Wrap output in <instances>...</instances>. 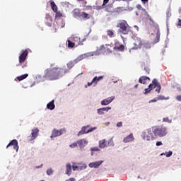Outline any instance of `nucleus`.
I'll return each mask as SVG.
<instances>
[{
  "label": "nucleus",
  "mask_w": 181,
  "mask_h": 181,
  "mask_svg": "<svg viewBox=\"0 0 181 181\" xmlns=\"http://www.w3.org/2000/svg\"><path fill=\"white\" fill-rule=\"evenodd\" d=\"M74 64L77 63L74 61H71L66 64L68 69H63L62 67H52L47 68L44 71L43 78L44 80H48L49 81H54L62 78L66 73H69V70H71L74 67Z\"/></svg>",
  "instance_id": "1"
},
{
  "label": "nucleus",
  "mask_w": 181,
  "mask_h": 181,
  "mask_svg": "<svg viewBox=\"0 0 181 181\" xmlns=\"http://www.w3.org/2000/svg\"><path fill=\"white\" fill-rule=\"evenodd\" d=\"M168 135V128L163 126H153L148 129L146 132H144L142 133V138L144 141H153L156 139L158 136L159 138H163Z\"/></svg>",
  "instance_id": "2"
},
{
  "label": "nucleus",
  "mask_w": 181,
  "mask_h": 181,
  "mask_svg": "<svg viewBox=\"0 0 181 181\" xmlns=\"http://www.w3.org/2000/svg\"><path fill=\"white\" fill-rule=\"evenodd\" d=\"M156 88V92L159 94L160 93V90H162V86H160V83L158 82V79L154 78L152 81V83L148 85V88L145 89V92L144 94H148V93H151L152 90H154Z\"/></svg>",
  "instance_id": "3"
},
{
  "label": "nucleus",
  "mask_w": 181,
  "mask_h": 181,
  "mask_svg": "<svg viewBox=\"0 0 181 181\" xmlns=\"http://www.w3.org/2000/svg\"><path fill=\"white\" fill-rule=\"evenodd\" d=\"M117 28H119V33H122V35H128L131 32V27L124 20L121 21L118 23Z\"/></svg>",
  "instance_id": "4"
},
{
  "label": "nucleus",
  "mask_w": 181,
  "mask_h": 181,
  "mask_svg": "<svg viewBox=\"0 0 181 181\" xmlns=\"http://www.w3.org/2000/svg\"><path fill=\"white\" fill-rule=\"evenodd\" d=\"M29 54V51L28 49L22 50L21 54L18 57L19 66H21L22 69H26L28 67V62L26 59H28V55Z\"/></svg>",
  "instance_id": "5"
},
{
  "label": "nucleus",
  "mask_w": 181,
  "mask_h": 181,
  "mask_svg": "<svg viewBox=\"0 0 181 181\" xmlns=\"http://www.w3.org/2000/svg\"><path fill=\"white\" fill-rule=\"evenodd\" d=\"M133 47L129 49L131 50H138L139 49H142V46H144V41L139 37H134L133 38Z\"/></svg>",
  "instance_id": "6"
},
{
  "label": "nucleus",
  "mask_w": 181,
  "mask_h": 181,
  "mask_svg": "<svg viewBox=\"0 0 181 181\" xmlns=\"http://www.w3.org/2000/svg\"><path fill=\"white\" fill-rule=\"evenodd\" d=\"M97 52L100 54H107V53H112L111 51V45L110 44H105L102 45L100 48H98Z\"/></svg>",
  "instance_id": "7"
},
{
  "label": "nucleus",
  "mask_w": 181,
  "mask_h": 181,
  "mask_svg": "<svg viewBox=\"0 0 181 181\" xmlns=\"http://www.w3.org/2000/svg\"><path fill=\"white\" fill-rule=\"evenodd\" d=\"M89 127L90 126L83 127L81 130L78 133V136H80V135H84V134H88L90 132H93V131L95 129V127L88 129Z\"/></svg>",
  "instance_id": "8"
},
{
  "label": "nucleus",
  "mask_w": 181,
  "mask_h": 181,
  "mask_svg": "<svg viewBox=\"0 0 181 181\" xmlns=\"http://www.w3.org/2000/svg\"><path fill=\"white\" fill-rule=\"evenodd\" d=\"M38 134H39V129L37 128L33 129L31 132V136L28 137V141H33L34 139H36Z\"/></svg>",
  "instance_id": "9"
},
{
  "label": "nucleus",
  "mask_w": 181,
  "mask_h": 181,
  "mask_svg": "<svg viewBox=\"0 0 181 181\" xmlns=\"http://www.w3.org/2000/svg\"><path fill=\"white\" fill-rule=\"evenodd\" d=\"M9 146H13L14 151H19V145H18V140L13 139L6 146V148H9Z\"/></svg>",
  "instance_id": "10"
},
{
  "label": "nucleus",
  "mask_w": 181,
  "mask_h": 181,
  "mask_svg": "<svg viewBox=\"0 0 181 181\" xmlns=\"http://www.w3.org/2000/svg\"><path fill=\"white\" fill-rule=\"evenodd\" d=\"M143 47H142V52H143V56H148V52L146 50H149L151 49V43L149 42H143Z\"/></svg>",
  "instance_id": "11"
},
{
  "label": "nucleus",
  "mask_w": 181,
  "mask_h": 181,
  "mask_svg": "<svg viewBox=\"0 0 181 181\" xmlns=\"http://www.w3.org/2000/svg\"><path fill=\"white\" fill-rule=\"evenodd\" d=\"M63 132H66V130L64 129L57 130L54 129L52 132L51 138H56L57 136H60V135L63 134Z\"/></svg>",
  "instance_id": "12"
},
{
  "label": "nucleus",
  "mask_w": 181,
  "mask_h": 181,
  "mask_svg": "<svg viewBox=\"0 0 181 181\" xmlns=\"http://www.w3.org/2000/svg\"><path fill=\"white\" fill-rule=\"evenodd\" d=\"M151 78L146 76H141L139 79V83H140V84H149Z\"/></svg>",
  "instance_id": "13"
},
{
  "label": "nucleus",
  "mask_w": 181,
  "mask_h": 181,
  "mask_svg": "<svg viewBox=\"0 0 181 181\" xmlns=\"http://www.w3.org/2000/svg\"><path fill=\"white\" fill-rule=\"evenodd\" d=\"M115 99V96H112V97H109L105 100H103L101 101V105H108V104H111V103H112V101H114V100Z\"/></svg>",
  "instance_id": "14"
},
{
  "label": "nucleus",
  "mask_w": 181,
  "mask_h": 181,
  "mask_svg": "<svg viewBox=\"0 0 181 181\" xmlns=\"http://www.w3.org/2000/svg\"><path fill=\"white\" fill-rule=\"evenodd\" d=\"M134 139V134L132 133L124 138L123 142H124V144H128V142H132Z\"/></svg>",
  "instance_id": "15"
},
{
  "label": "nucleus",
  "mask_w": 181,
  "mask_h": 181,
  "mask_svg": "<svg viewBox=\"0 0 181 181\" xmlns=\"http://www.w3.org/2000/svg\"><path fill=\"white\" fill-rule=\"evenodd\" d=\"M113 50H115V52H124V50H125V46H124V45H117L115 44Z\"/></svg>",
  "instance_id": "16"
},
{
  "label": "nucleus",
  "mask_w": 181,
  "mask_h": 181,
  "mask_svg": "<svg viewBox=\"0 0 181 181\" xmlns=\"http://www.w3.org/2000/svg\"><path fill=\"white\" fill-rule=\"evenodd\" d=\"M103 160L93 162V163H89L88 166H89V168H99L103 164Z\"/></svg>",
  "instance_id": "17"
},
{
  "label": "nucleus",
  "mask_w": 181,
  "mask_h": 181,
  "mask_svg": "<svg viewBox=\"0 0 181 181\" xmlns=\"http://www.w3.org/2000/svg\"><path fill=\"white\" fill-rule=\"evenodd\" d=\"M77 142L79 148H84V146L88 144V141H87L86 139H80Z\"/></svg>",
  "instance_id": "18"
},
{
  "label": "nucleus",
  "mask_w": 181,
  "mask_h": 181,
  "mask_svg": "<svg viewBox=\"0 0 181 181\" xmlns=\"http://www.w3.org/2000/svg\"><path fill=\"white\" fill-rule=\"evenodd\" d=\"M108 146V144L105 139H102L99 141V148H107Z\"/></svg>",
  "instance_id": "19"
},
{
  "label": "nucleus",
  "mask_w": 181,
  "mask_h": 181,
  "mask_svg": "<svg viewBox=\"0 0 181 181\" xmlns=\"http://www.w3.org/2000/svg\"><path fill=\"white\" fill-rule=\"evenodd\" d=\"M73 16L74 18H81V13L80 12V9L78 8H75L73 11Z\"/></svg>",
  "instance_id": "20"
},
{
  "label": "nucleus",
  "mask_w": 181,
  "mask_h": 181,
  "mask_svg": "<svg viewBox=\"0 0 181 181\" xmlns=\"http://www.w3.org/2000/svg\"><path fill=\"white\" fill-rule=\"evenodd\" d=\"M81 18H82V19H83V21H87V20L90 19V18H91V16H90V14L83 11V12L81 13Z\"/></svg>",
  "instance_id": "21"
},
{
  "label": "nucleus",
  "mask_w": 181,
  "mask_h": 181,
  "mask_svg": "<svg viewBox=\"0 0 181 181\" xmlns=\"http://www.w3.org/2000/svg\"><path fill=\"white\" fill-rule=\"evenodd\" d=\"M160 40V30H159V28H158L156 36L154 39L153 43H158Z\"/></svg>",
  "instance_id": "22"
},
{
  "label": "nucleus",
  "mask_w": 181,
  "mask_h": 181,
  "mask_svg": "<svg viewBox=\"0 0 181 181\" xmlns=\"http://www.w3.org/2000/svg\"><path fill=\"white\" fill-rule=\"evenodd\" d=\"M47 108L51 110H54V108H56V105H54V100H52L47 105Z\"/></svg>",
  "instance_id": "23"
},
{
  "label": "nucleus",
  "mask_w": 181,
  "mask_h": 181,
  "mask_svg": "<svg viewBox=\"0 0 181 181\" xmlns=\"http://www.w3.org/2000/svg\"><path fill=\"white\" fill-rule=\"evenodd\" d=\"M66 173L68 175V176L71 175V164L67 163L66 165Z\"/></svg>",
  "instance_id": "24"
},
{
  "label": "nucleus",
  "mask_w": 181,
  "mask_h": 181,
  "mask_svg": "<svg viewBox=\"0 0 181 181\" xmlns=\"http://www.w3.org/2000/svg\"><path fill=\"white\" fill-rule=\"evenodd\" d=\"M86 56L85 54L79 55L77 58L74 59V63H78L79 62H81V60H84L86 59Z\"/></svg>",
  "instance_id": "25"
},
{
  "label": "nucleus",
  "mask_w": 181,
  "mask_h": 181,
  "mask_svg": "<svg viewBox=\"0 0 181 181\" xmlns=\"http://www.w3.org/2000/svg\"><path fill=\"white\" fill-rule=\"evenodd\" d=\"M103 78H104V76H103L99 77L95 76L92 80V83H93V84L95 86L97 83H98V81H100V80H103Z\"/></svg>",
  "instance_id": "26"
},
{
  "label": "nucleus",
  "mask_w": 181,
  "mask_h": 181,
  "mask_svg": "<svg viewBox=\"0 0 181 181\" xmlns=\"http://www.w3.org/2000/svg\"><path fill=\"white\" fill-rule=\"evenodd\" d=\"M28 76H29V74H23V75H21V76H18V77H17V79H18V81H22V80H25V78H26L28 77Z\"/></svg>",
  "instance_id": "27"
},
{
  "label": "nucleus",
  "mask_w": 181,
  "mask_h": 181,
  "mask_svg": "<svg viewBox=\"0 0 181 181\" xmlns=\"http://www.w3.org/2000/svg\"><path fill=\"white\" fill-rule=\"evenodd\" d=\"M51 7L54 12H57V6H56L54 1H51Z\"/></svg>",
  "instance_id": "28"
},
{
  "label": "nucleus",
  "mask_w": 181,
  "mask_h": 181,
  "mask_svg": "<svg viewBox=\"0 0 181 181\" xmlns=\"http://www.w3.org/2000/svg\"><path fill=\"white\" fill-rule=\"evenodd\" d=\"M107 35L109 37H115V35H114V31L109 30L107 31Z\"/></svg>",
  "instance_id": "29"
},
{
  "label": "nucleus",
  "mask_w": 181,
  "mask_h": 181,
  "mask_svg": "<svg viewBox=\"0 0 181 181\" xmlns=\"http://www.w3.org/2000/svg\"><path fill=\"white\" fill-rule=\"evenodd\" d=\"M68 42V47H70L71 49H73V47H74V46H76V44L70 40H67Z\"/></svg>",
  "instance_id": "30"
},
{
  "label": "nucleus",
  "mask_w": 181,
  "mask_h": 181,
  "mask_svg": "<svg viewBox=\"0 0 181 181\" xmlns=\"http://www.w3.org/2000/svg\"><path fill=\"white\" fill-rule=\"evenodd\" d=\"M147 19L150 21V25H155V21L152 19V17L149 14H147Z\"/></svg>",
  "instance_id": "31"
},
{
  "label": "nucleus",
  "mask_w": 181,
  "mask_h": 181,
  "mask_svg": "<svg viewBox=\"0 0 181 181\" xmlns=\"http://www.w3.org/2000/svg\"><path fill=\"white\" fill-rule=\"evenodd\" d=\"M157 100H158V101L160 100H169V97L165 98V97H164L163 95H158L157 96Z\"/></svg>",
  "instance_id": "32"
},
{
  "label": "nucleus",
  "mask_w": 181,
  "mask_h": 181,
  "mask_svg": "<svg viewBox=\"0 0 181 181\" xmlns=\"http://www.w3.org/2000/svg\"><path fill=\"white\" fill-rule=\"evenodd\" d=\"M56 13V15H55V17L56 18H62V16H63V14L60 12V11H55Z\"/></svg>",
  "instance_id": "33"
},
{
  "label": "nucleus",
  "mask_w": 181,
  "mask_h": 181,
  "mask_svg": "<svg viewBox=\"0 0 181 181\" xmlns=\"http://www.w3.org/2000/svg\"><path fill=\"white\" fill-rule=\"evenodd\" d=\"M163 122H168L169 124H170V122H172V120L169 119V117H164L163 119Z\"/></svg>",
  "instance_id": "34"
},
{
  "label": "nucleus",
  "mask_w": 181,
  "mask_h": 181,
  "mask_svg": "<svg viewBox=\"0 0 181 181\" xmlns=\"http://www.w3.org/2000/svg\"><path fill=\"white\" fill-rule=\"evenodd\" d=\"M91 152H98L100 148L98 147H93L90 148Z\"/></svg>",
  "instance_id": "35"
},
{
  "label": "nucleus",
  "mask_w": 181,
  "mask_h": 181,
  "mask_svg": "<svg viewBox=\"0 0 181 181\" xmlns=\"http://www.w3.org/2000/svg\"><path fill=\"white\" fill-rule=\"evenodd\" d=\"M47 175H48V176H50L51 175H53V169L49 168L47 170Z\"/></svg>",
  "instance_id": "36"
},
{
  "label": "nucleus",
  "mask_w": 181,
  "mask_h": 181,
  "mask_svg": "<svg viewBox=\"0 0 181 181\" xmlns=\"http://www.w3.org/2000/svg\"><path fill=\"white\" fill-rule=\"evenodd\" d=\"M102 111H105L106 112H108V111H110V110H111V107H103L101 108Z\"/></svg>",
  "instance_id": "37"
},
{
  "label": "nucleus",
  "mask_w": 181,
  "mask_h": 181,
  "mask_svg": "<svg viewBox=\"0 0 181 181\" xmlns=\"http://www.w3.org/2000/svg\"><path fill=\"white\" fill-rule=\"evenodd\" d=\"M77 145H78V141L74 142L72 144H70L69 146H70V148H76V147H77Z\"/></svg>",
  "instance_id": "38"
},
{
  "label": "nucleus",
  "mask_w": 181,
  "mask_h": 181,
  "mask_svg": "<svg viewBox=\"0 0 181 181\" xmlns=\"http://www.w3.org/2000/svg\"><path fill=\"white\" fill-rule=\"evenodd\" d=\"M173 153V152H172V151H168V152L165 153V156H166L167 158H170V156H172Z\"/></svg>",
  "instance_id": "39"
},
{
  "label": "nucleus",
  "mask_w": 181,
  "mask_h": 181,
  "mask_svg": "<svg viewBox=\"0 0 181 181\" xmlns=\"http://www.w3.org/2000/svg\"><path fill=\"white\" fill-rule=\"evenodd\" d=\"M97 112L99 115H103V114H104V112L103 111V110L101 108L98 109Z\"/></svg>",
  "instance_id": "40"
},
{
  "label": "nucleus",
  "mask_w": 181,
  "mask_h": 181,
  "mask_svg": "<svg viewBox=\"0 0 181 181\" xmlns=\"http://www.w3.org/2000/svg\"><path fill=\"white\" fill-rule=\"evenodd\" d=\"M144 70L146 72V74H149V71H151V70L149 69V68L148 66L144 67Z\"/></svg>",
  "instance_id": "41"
},
{
  "label": "nucleus",
  "mask_w": 181,
  "mask_h": 181,
  "mask_svg": "<svg viewBox=\"0 0 181 181\" xmlns=\"http://www.w3.org/2000/svg\"><path fill=\"white\" fill-rule=\"evenodd\" d=\"M156 101H158V98H154L153 100H151L148 103H156Z\"/></svg>",
  "instance_id": "42"
},
{
  "label": "nucleus",
  "mask_w": 181,
  "mask_h": 181,
  "mask_svg": "<svg viewBox=\"0 0 181 181\" xmlns=\"http://www.w3.org/2000/svg\"><path fill=\"white\" fill-rule=\"evenodd\" d=\"M161 145H163V144H162V141H157L156 142V146H160Z\"/></svg>",
  "instance_id": "43"
},
{
  "label": "nucleus",
  "mask_w": 181,
  "mask_h": 181,
  "mask_svg": "<svg viewBox=\"0 0 181 181\" xmlns=\"http://www.w3.org/2000/svg\"><path fill=\"white\" fill-rule=\"evenodd\" d=\"M78 166H77V165H73L72 166V169H73V170H77V169H78Z\"/></svg>",
  "instance_id": "44"
},
{
  "label": "nucleus",
  "mask_w": 181,
  "mask_h": 181,
  "mask_svg": "<svg viewBox=\"0 0 181 181\" xmlns=\"http://www.w3.org/2000/svg\"><path fill=\"white\" fill-rule=\"evenodd\" d=\"M176 100H177V101H180V102H181V95H177V96L176 97Z\"/></svg>",
  "instance_id": "45"
},
{
  "label": "nucleus",
  "mask_w": 181,
  "mask_h": 181,
  "mask_svg": "<svg viewBox=\"0 0 181 181\" xmlns=\"http://www.w3.org/2000/svg\"><path fill=\"white\" fill-rule=\"evenodd\" d=\"M117 127H122V122H117Z\"/></svg>",
  "instance_id": "46"
},
{
  "label": "nucleus",
  "mask_w": 181,
  "mask_h": 181,
  "mask_svg": "<svg viewBox=\"0 0 181 181\" xmlns=\"http://www.w3.org/2000/svg\"><path fill=\"white\" fill-rule=\"evenodd\" d=\"M177 26H181V20H180V18H178Z\"/></svg>",
  "instance_id": "47"
},
{
  "label": "nucleus",
  "mask_w": 181,
  "mask_h": 181,
  "mask_svg": "<svg viewBox=\"0 0 181 181\" xmlns=\"http://www.w3.org/2000/svg\"><path fill=\"white\" fill-rule=\"evenodd\" d=\"M94 83H93V81L91 82H88V86L90 87V86H93Z\"/></svg>",
  "instance_id": "48"
},
{
  "label": "nucleus",
  "mask_w": 181,
  "mask_h": 181,
  "mask_svg": "<svg viewBox=\"0 0 181 181\" xmlns=\"http://www.w3.org/2000/svg\"><path fill=\"white\" fill-rule=\"evenodd\" d=\"M107 4H108V1H103V6H105Z\"/></svg>",
  "instance_id": "49"
},
{
  "label": "nucleus",
  "mask_w": 181,
  "mask_h": 181,
  "mask_svg": "<svg viewBox=\"0 0 181 181\" xmlns=\"http://www.w3.org/2000/svg\"><path fill=\"white\" fill-rule=\"evenodd\" d=\"M136 8H138V9H142V6H141L140 4H138L136 6Z\"/></svg>",
  "instance_id": "50"
},
{
  "label": "nucleus",
  "mask_w": 181,
  "mask_h": 181,
  "mask_svg": "<svg viewBox=\"0 0 181 181\" xmlns=\"http://www.w3.org/2000/svg\"><path fill=\"white\" fill-rule=\"evenodd\" d=\"M86 8L91 10L93 9V7L91 6H86Z\"/></svg>",
  "instance_id": "51"
},
{
  "label": "nucleus",
  "mask_w": 181,
  "mask_h": 181,
  "mask_svg": "<svg viewBox=\"0 0 181 181\" xmlns=\"http://www.w3.org/2000/svg\"><path fill=\"white\" fill-rule=\"evenodd\" d=\"M74 180H76V179H74V178H69V179L66 180V181H74Z\"/></svg>",
  "instance_id": "52"
},
{
  "label": "nucleus",
  "mask_w": 181,
  "mask_h": 181,
  "mask_svg": "<svg viewBox=\"0 0 181 181\" xmlns=\"http://www.w3.org/2000/svg\"><path fill=\"white\" fill-rule=\"evenodd\" d=\"M54 66H56V63L50 64V67H54Z\"/></svg>",
  "instance_id": "53"
},
{
  "label": "nucleus",
  "mask_w": 181,
  "mask_h": 181,
  "mask_svg": "<svg viewBox=\"0 0 181 181\" xmlns=\"http://www.w3.org/2000/svg\"><path fill=\"white\" fill-rule=\"evenodd\" d=\"M86 168H87L85 165H83V166L80 167V169H86Z\"/></svg>",
  "instance_id": "54"
},
{
  "label": "nucleus",
  "mask_w": 181,
  "mask_h": 181,
  "mask_svg": "<svg viewBox=\"0 0 181 181\" xmlns=\"http://www.w3.org/2000/svg\"><path fill=\"white\" fill-rule=\"evenodd\" d=\"M139 86V84H136L135 86H134L135 88H138V86Z\"/></svg>",
  "instance_id": "55"
},
{
  "label": "nucleus",
  "mask_w": 181,
  "mask_h": 181,
  "mask_svg": "<svg viewBox=\"0 0 181 181\" xmlns=\"http://www.w3.org/2000/svg\"><path fill=\"white\" fill-rule=\"evenodd\" d=\"M146 2H148V1H143V4H146Z\"/></svg>",
  "instance_id": "56"
},
{
  "label": "nucleus",
  "mask_w": 181,
  "mask_h": 181,
  "mask_svg": "<svg viewBox=\"0 0 181 181\" xmlns=\"http://www.w3.org/2000/svg\"><path fill=\"white\" fill-rule=\"evenodd\" d=\"M169 13H170V12L168 11V12H167V16H169Z\"/></svg>",
  "instance_id": "57"
},
{
  "label": "nucleus",
  "mask_w": 181,
  "mask_h": 181,
  "mask_svg": "<svg viewBox=\"0 0 181 181\" xmlns=\"http://www.w3.org/2000/svg\"><path fill=\"white\" fill-rule=\"evenodd\" d=\"M76 39H77V40H80V38L78 37H76Z\"/></svg>",
  "instance_id": "58"
},
{
  "label": "nucleus",
  "mask_w": 181,
  "mask_h": 181,
  "mask_svg": "<svg viewBox=\"0 0 181 181\" xmlns=\"http://www.w3.org/2000/svg\"><path fill=\"white\" fill-rule=\"evenodd\" d=\"M42 166H43V165H41L40 167H37V168H42Z\"/></svg>",
  "instance_id": "59"
},
{
  "label": "nucleus",
  "mask_w": 181,
  "mask_h": 181,
  "mask_svg": "<svg viewBox=\"0 0 181 181\" xmlns=\"http://www.w3.org/2000/svg\"><path fill=\"white\" fill-rule=\"evenodd\" d=\"M136 15H137V16H138V13L137 12L136 13Z\"/></svg>",
  "instance_id": "60"
}]
</instances>
